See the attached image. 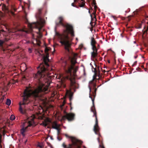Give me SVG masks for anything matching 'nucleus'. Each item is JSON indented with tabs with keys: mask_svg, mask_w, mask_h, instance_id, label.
I'll use <instances>...</instances> for the list:
<instances>
[{
	"mask_svg": "<svg viewBox=\"0 0 148 148\" xmlns=\"http://www.w3.org/2000/svg\"><path fill=\"white\" fill-rule=\"evenodd\" d=\"M39 67L40 68V70H39L34 76L35 81L37 82L38 88L34 91L27 88L25 90L23 102L22 103H19V111L22 113H24L25 111L23 110L21 106L27 104V101L29 97L32 96L35 98H38L41 96L40 92L46 93L49 91L48 88L51 76L48 74L47 70L43 64H40Z\"/></svg>",
	"mask_w": 148,
	"mask_h": 148,
	"instance_id": "1",
	"label": "nucleus"
},
{
	"mask_svg": "<svg viewBox=\"0 0 148 148\" xmlns=\"http://www.w3.org/2000/svg\"><path fill=\"white\" fill-rule=\"evenodd\" d=\"M59 20V23L60 25L65 27L66 29L64 30V33L60 34L59 33L56 32V34L58 36V38L60 40V42L64 46L65 49L70 52V48H71V43L69 40V37L68 36V34L70 33L71 36H74L73 27L72 25L68 23H63L64 18L62 16H60L58 18Z\"/></svg>",
	"mask_w": 148,
	"mask_h": 148,
	"instance_id": "2",
	"label": "nucleus"
},
{
	"mask_svg": "<svg viewBox=\"0 0 148 148\" xmlns=\"http://www.w3.org/2000/svg\"><path fill=\"white\" fill-rule=\"evenodd\" d=\"M92 71L94 72L95 75L93 77V80L90 82V84H91L92 85V86H93V89L94 90V91H92V95L94 97L93 98H92V96L90 93V92H91V88L90 86H89L90 89L89 97L91 99L92 103V106L91 107L90 110L93 113V116H95V123L94 126L93 130L95 134L98 135L99 136L97 138V140L98 142L100 143V140L99 137L101 136V135L99 133L100 128L98 125L97 112L94 103L95 98L96 96V92L97 90V88H96V84L93 82V80L95 79L96 77L97 76V71L96 68H94L93 66H92Z\"/></svg>",
	"mask_w": 148,
	"mask_h": 148,
	"instance_id": "3",
	"label": "nucleus"
},
{
	"mask_svg": "<svg viewBox=\"0 0 148 148\" xmlns=\"http://www.w3.org/2000/svg\"><path fill=\"white\" fill-rule=\"evenodd\" d=\"M71 62L72 65L69 66L66 72L67 75L66 77L67 79L70 80V86L71 89L66 91V94L69 97V100L70 101L73 99V93L72 92L71 89H73L74 92L76 91V89L79 88L78 84H77L75 81V78L73 74L72 73V70L74 69L73 66L76 63V59L75 57H73L71 59Z\"/></svg>",
	"mask_w": 148,
	"mask_h": 148,
	"instance_id": "4",
	"label": "nucleus"
},
{
	"mask_svg": "<svg viewBox=\"0 0 148 148\" xmlns=\"http://www.w3.org/2000/svg\"><path fill=\"white\" fill-rule=\"evenodd\" d=\"M35 118V116L33 115L28 118L26 120L23 122V128L21 129V132L23 136H25V134L24 133L28 127L35 125V123L34 121Z\"/></svg>",
	"mask_w": 148,
	"mask_h": 148,
	"instance_id": "5",
	"label": "nucleus"
},
{
	"mask_svg": "<svg viewBox=\"0 0 148 148\" xmlns=\"http://www.w3.org/2000/svg\"><path fill=\"white\" fill-rule=\"evenodd\" d=\"M65 136L66 137L69 138L71 139L72 144H69L68 145H66L65 143L64 142L62 144V146L63 148H72L73 145L76 146L77 148H80L81 146L79 145L82 144V141L74 137L69 136L67 134H65Z\"/></svg>",
	"mask_w": 148,
	"mask_h": 148,
	"instance_id": "6",
	"label": "nucleus"
},
{
	"mask_svg": "<svg viewBox=\"0 0 148 148\" xmlns=\"http://www.w3.org/2000/svg\"><path fill=\"white\" fill-rule=\"evenodd\" d=\"M29 25L31 32H32L33 28H36L38 29V31L36 32L38 35L37 37L38 38H40L42 37V35L40 32V30L42 27V26L40 22H37L36 23H34L32 24H30Z\"/></svg>",
	"mask_w": 148,
	"mask_h": 148,
	"instance_id": "7",
	"label": "nucleus"
},
{
	"mask_svg": "<svg viewBox=\"0 0 148 148\" xmlns=\"http://www.w3.org/2000/svg\"><path fill=\"white\" fill-rule=\"evenodd\" d=\"M75 116V115L73 113L66 112V114L62 116V119L64 120L67 119L69 121H71L74 119Z\"/></svg>",
	"mask_w": 148,
	"mask_h": 148,
	"instance_id": "8",
	"label": "nucleus"
},
{
	"mask_svg": "<svg viewBox=\"0 0 148 148\" xmlns=\"http://www.w3.org/2000/svg\"><path fill=\"white\" fill-rule=\"evenodd\" d=\"M39 53L40 55L42 56H43V61L44 62V64L47 67L49 66V65L48 63V62L49 61V60L48 58L49 57V54L48 53H45L46 54V56L45 57L43 55L41 54L39 52Z\"/></svg>",
	"mask_w": 148,
	"mask_h": 148,
	"instance_id": "9",
	"label": "nucleus"
},
{
	"mask_svg": "<svg viewBox=\"0 0 148 148\" xmlns=\"http://www.w3.org/2000/svg\"><path fill=\"white\" fill-rule=\"evenodd\" d=\"M74 2L75 3L77 2H79V6L80 7H84L85 5L84 2L82 0H81V1L80 0H74Z\"/></svg>",
	"mask_w": 148,
	"mask_h": 148,
	"instance_id": "10",
	"label": "nucleus"
},
{
	"mask_svg": "<svg viewBox=\"0 0 148 148\" xmlns=\"http://www.w3.org/2000/svg\"><path fill=\"white\" fill-rule=\"evenodd\" d=\"M2 10L5 13H8L10 11L8 7L4 4H2Z\"/></svg>",
	"mask_w": 148,
	"mask_h": 148,
	"instance_id": "11",
	"label": "nucleus"
},
{
	"mask_svg": "<svg viewBox=\"0 0 148 148\" xmlns=\"http://www.w3.org/2000/svg\"><path fill=\"white\" fill-rule=\"evenodd\" d=\"M98 55L97 51V50L95 51H93L91 53V57L93 58H95Z\"/></svg>",
	"mask_w": 148,
	"mask_h": 148,
	"instance_id": "12",
	"label": "nucleus"
},
{
	"mask_svg": "<svg viewBox=\"0 0 148 148\" xmlns=\"http://www.w3.org/2000/svg\"><path fill=\"white\" fill-rule=\"evenodd\" d=\"M52 128L53 129L54 127H58L60 126V125L58 124L56 121L53 122L52 123Z\"/></svg>",
	"mask_w": 148,
	"mask_h": 148,
	"instance_id": "13",
	"label": "nucleus"
},
{
	"mask_svg": "<svg viewBox=\"0 0 148 148\" xmlns=\"http://www.w3.org/2000/svg\"><path fill=\"white\" fill-rule=\"evenodd\" d=\"M42 11L41 9H39L38 10V13L36 15V18H38L40 19L41 20V18L40 17V15L41 14Z\"/></svg>",
	"mask_w": 148,
	"mask_h": 148,
	"instance_id": "14",
	"label": "nucleus"
},
{
	"mask_svg": "<svg viewBox=\"0 0 148 148\" xmlns=\"http://www.w3.org/2000/svg\"><path fill=\"white\" fill-rule=\"evenodd\" d=\"M96 11H97L96 10H94V11L92 13V14H93L94 15V18H92V15L91 14H90V16H91V20H92V21L94 20V18H95V20H96V16L95 15V14H96Z\"/></svg>",
	"mask_w": 148,
	"mask_h": 148,
	"instance_id": "15",
	"label": "nucleus"
},
{
	"mask_svg": "<svg viewBox=\"0 0 148 148\" xmlns=\"http://www.w3.org/2000/svg\"><path fill=\"white\" fill-rule=\"evenodd\" d=\"M96 43V41L95 40V38L93 37H92L91 38V45H95Z\"/></svg>",
	"mask_w": 148,
	"mask_h": 148,
	"instance_id": "16",
	"label": "nucleus"
},
{
	"mask_svg": "<svg viewBox=\"0 0 148 148\" xmlns=\"http://www.w3.org/2000/svg\"><path fill=\"white\" fill-rule=\"evenodd\" d=\"M11 103V101L9 99H7L6 102V104L10 106Z\"/></svg>",
	"mask_w": 148,
	"mask_h": 148,
	"instance_id": "17",
	"label": "nucleus"
},
{
	"mask_svg": "<svg viewBox=\"0 0 148 148\" xmlns=\"http://www.w3.org/2000/svg\"><path fill=\"white\" fill-rule=\"evenodd\" d=\"M54 129H55L57 130V134L58 135V136L60 133V127H54Z\"/></svg>",
	"mask_w": 148,
	"mask_h": 148,
	"instance_id": "18",
	"label": "nucleus"
},
{
	"mask_svg": "<svg viewBox=\"0 0 148 148\" xmlns=\"http://www.w3.org/2000/svg\"><path fill=\"white\" fill-rule=\"evenodd\" d=\"M92 46V49L93 50V51H95L96 50L97 51L98 49L97 48L96 46L95 45H91Z\"/></svg>",
	"mask_w": 148,
	"mask_h": 148,
	"instance_id": "19",
	"label": "nucleus"
},
{
	"mask_svg": "<svg viewBox=\"0 0 148 148\" xmlns=\"http://www.w3.org/2000/svg\"><path fill=\"white\" fill-rule=\"evenodd\" d=\"M142 27L141 23H139L137 24L136 26V27L137 29H140Z\"/></svg>",
	"mask_w": 148,
	"mask_h": 148,
	"instance_id": "20",
	"label": "nucleus"
},
{
	"mask_svg": "<svg viewBox=\"0 0 148 148\" xmlns=\"http://www.w3.org/2000/svg\"><path fill=\"white\" fill-rule=\"evenodd\" d=\"M15 116L13 114L11 115V116L10 117V119L12 121L14 120V119H15Z\"/></svg>",
	"mask_w": 148,
	"mask_h": 148,
	"instance_id": "21",
	"label": "nucleus"
},
{
	"mask_svg": "<svg viewBox=\"0 0 148 148\" xmlns=\"http://www.w3.org/2000/svg\"><path fill=\"white\" fill-rule=\"evenodd\" d=\"M5 97V95H3L0 99V103H1L3 101Z\"/></svg>",
	"mask_w": 148,
	"mask_h": 148,
	"instance_id": "22",
	"label": "nucleus"
},
{
	"mask_svg": "<svg viewBox=\"0 0 148 148\" xmlns=\"http://www.w3.org/2000/svg\"><path fill=\"white\" fill-rule=\"evenodd\" d=\"M50 48L46 47L45 49V53H48V51L50 50Z\"/></svg>",
	"mask_w": 148,
	"mask_h": 148,
	"instance_id": "23",
	"label": "nucleus"
},
{
	"mask_svg": "<svg viewBox=\"0 0 148 148\" xmlns=\"http://www.w3.org/2000/svg\"><path fill=\"white\" fill-rule=\"evenodd\" d=\"M49 123H51L52 124V122L49 119H47L46 120Z\"/></svg>",
	"mask_w": 148,
	"mask_h": 148,
	"instance_id": "24",
	"label": "nucleus"
},
{
	"mask_svg": "<svg viewBox=\"0 0 148 148\" xmlns=\"http://www.w3.org/2000/svg\"><path fill=\"white\" fill-rule=\"evenodd\" d=\"M99 146L100 147H101V148H105L102 143L101 144H100Z\"/></svg>",
	"mask_w": 148,
	"mask_h": 148,
	"instance_id": "25",
	"label": "nucleus"
},
{
	"mask_svg": "<svg viewBox=\"0 0 148 148\" xmlns=\"http://www.w3.org/2000/svg\"><path fill=\"white\" fill-rule=\"evenodd\" d=\"M3 42L2 41H0V46H2L3 45Z\"/></svg>",
	"mask_w": 148,
	"mask_h": 148,
	"instance_id": "26",
	"label": "nucleus"
},
{
	"mask_svg": "<svg viewBox=\"0 0 148 148\" xmlns=\"http://www.w3.org/2000/svg\"><path fill=\"white\" fill-rule=\"evenodd\" d=\"M93 5H95L96 4V2L95 0L93 1Z\"/></svg>",
	"mask_w": 148,
	"mask_h": 148,
	"instance_id": "27",
	"label": "nucleus"
},
{
	"mask_svg": "<svg viewBox=\"0 0 148 148\" xmlns=\"http://www.w3.org/2000/svg\"><path fill=\"white\" fill-rule=\"evenodd\" d=\"M137 64V61L135 62L132 65V66H134L136 65Z\"/></svg>",
	"mask_w": 148,
	"mask_h": 148,
	"instance_id": "28",
	"label": "nucleus"
},
{
	"mask_svg": "<svg viewBox=\"0 0 148 148\" xmlns=\"http://www.w3.org/2000/svg\"><path fill=\"white\" fill-rule=\"evenodd\" d=\"M56 25L57 26H59L60 25V23H59V22H58V23H56Z\"/></svg>",
	"mask_w": 148,
	"mask_h": 148,
	"instance_id": "29",
	"label": "nucleus"
},
{
	"mask_svg": "<svg viewBox=\"0 0 148 148\" xmlns=\"http://www.w3.org/2000/svg\"><path fill=\"white\" fill-rule=\"evenodd\" d=\"M43 125H44L45 126H46L48 124L47 123H43Z\"/></svg>",
	"mask_w": 148,
	"mask_h": 148,
	"instance_id": "30",
	"label": "nucleus"
},
{
	"mask_svg": "<svg viewBox=\"0 0 148 148\" xmlns=\"http://www.w3.org/2000/svg\"><path fill=\"white\" fill-rule=\"evenodd\" d=\"M57 139L59 141L61 140H62V138H60L59 136L57 137Z\"/></svg>",
	"mask_w": 148,
	"mask_h": 148,
	"instance_id": "31",
	"label": "nucleus"
},
{
	"mask_svg": "<svg viewBox=\"0 0 148 148\" xmlns=\"http://www.w3.org/2000/svg\"><path fill=\"white\" fill-rule=\"evenodd\" d=\"M97 6L96 5H95V6H94V9H95L94 10H97Z\"/></svg>",
	"mask_w": 148,
	"mask_h": 148,
	"instance_id": "32",
	"label": "nucleus"
},
{
	"mask_svg": "<svg viewBox=\"0 0 148 148\" xmlns=\"http://www.w3.org/2000/svg\"><path fill=\"white\" fill-rule=\"evenodd\" d=\"M29 50L30 53H31V49L30 48L29 49Z\"/></svg>",
	"mask_w": 148,
	"mask_h": 148,
	"instance_id": "33",
	"label": "nucleus"
},
{
	"mask_svg": "<svg viewBox=\"0 0 148 148\" xmlns=\"http://www.w3.org/2000/svg\"><path fill=\"white\" fill-rule=\"evenodd\" d=\"M36 41L37 42H40V41L38 40V39H36Z\"/></svg>",
	"mask_w": 148,
	"mask_h": 148,
	"instance_id": "34",
	"label": "nucleus"
},
{
	"mask_svg": "<svg viewBox=\"0 0 148 148\" xmlns=\"http://www.w3.org/2000/svg\"><path fill=\"white\" fill-rule=\"evenodd\" d=\"M71 5H72V6H74V3H72V4H71Z\"/></svg>",
	"mask_w": 148,
	"mask_h": 148,
	"instance_id": "35",
	"label": "nucleus"
},
{
	"mask_svg": "<svg viewBox=\"0 0 148 148\" xmlns=\"http://www.w3.org/2000/svg\"><path fill=\"white\" fill-rule=\"evenodd\" d=\"M25 20L26 21H28V20H27V18L26 17H25Z\"/></svg>",
	"mask_w": 148,
	"mask_h": 148,
	"instance_id": "36",
	"label": "nucleus"
},
{
	"mask_svg": "<svg viewBox=\"0 0 148 148\" xmlns=\"http://www.w3.org/2000/svg\"><path fill=\"white\" fill-rule=\"evenodd\" d=\"M57 78H58V79H60V76H58H58H57Z\"/></svg>",
	"mask_w": 148,
	"mask_h": 148,
	"instance_id": "37",
	"label": "nucleus"
},
{
	"mask_svg": "<svg viewBox=\"0 0 148 148\" xmlns=\"http://www.w3.org/2000/svg\"><path fill=\"white\" fill-rule=\"evenodd\" d=\"M50 138H51V140H53V137H52V136H51V137H50Z\"/></svg>",
	"mask_w": 148,
	"mask_h": 148,
	"instance_id": "38",
	"label": "nucleus"
},
{
	"mask_svg": "<svg viewBox=\"0 0 148 148\" xmlns=\"http://www.w3.org/2000/svg\"><path fill=\"white\" fill-rule=\"evenodd\" d=\"M137 56H134V58H137Z\"/></svg>",
	"mask_w": 148,
	"mask_h": 148,
	"instance_id": "39",
	"label": "nucleus"
},
{
	"mask_svg": "<svg viewBox=\"0 0 148 148\" xmlns=\"http://www.w3.org/2000/svg\"><path fill=\"white\" fill-rule=\"evenodd\" d=\"M19 48V47H15V49H18V48Z\"/></svg>",
	"mask_w": 148,
	"mask_h": 148,
	"instance_id": "40",
	"label": "nucleus"
},
{
	"mask_svg": "<svg viewBox=\"0 0 148 148\" xmlns=\"http://www.w3.org/2000/svg\"><path fill=\"white\" fill-rule=\"evenodd\" d=\"M14 10L15 11L16 10V9H15V8H14Z\"/></svg>",
	"mask_w": 148,
	"mask_h": 148,
	"instance_id": "41",
	"label": "nucleus"
},
{
	"mask_svg": "<svg viewBox=\"0 0 148 148\" xmlns=\"http://www.w3.org/2000/svg\"><path fill=\"white\" fill-rule=\"evenodd\" d=\"M108 62L109 63H110V60H108Z\"/></svg>",
	"mask_w": 148,
	"mask_h": 148,
	"instance_id": "42",
	"label": "nucleus"
},
{
	"mask_svg": "<svg viewBox=\"0 0 148 148\" xmlns=\"http://www.w3.org/2000/svg\"><path fill=\"white\" fill-rule=\"evenodd\" d=\"M98 48H99V45H98Z\"/></svg>",
	"mask_w": 148,
	"mask_h": 148,
	"instance_id": "43",
	"label": "nucleus"
},
{
	"mask_svg": "<svg viewBox=\"0 0 148 148\" xmlns=\"http://www.w3.org/2000/svg\"><path fill=\"white\" fill-rule=\"evenodd\" d=\"M130 20H131V19H130V18H129L128 21H130Z\"/></svg>",
	"mask_w": 148,
	"mask_h": 148,
	"instance_id": "44",
	"label": "nucleus"
},
{
	"mask_svg": "<svg viewBox=\"0 0 148 148\" xmlns=\"http://www.w3.org/2000/svg\"><path fill=\"white\" fill-rule=\"evenodd\" d=\"M88 12H89V13H90V10H89Z\"/></svg>",
	"mask_w": 148,
	"mask_h": 148,
	"instance_id": "45",
	"label": "nucleus"
},
{
	"mask_svg": "<svg viewBox=\"0 0 148 148\" xmlns=\"http://www.w3.org/2000/svg\"><path fill=\"white\" fill-rule=\"evenodd\" d=\"M13 45V44H11V45H10V46L12 45Z\"/></svg>",
	"mask_w": 148,
	"mask_h": 148,
	"instance_id": "46",
	"label": "nucleus"
},
{
	"mask_svg": "<svg viewBox=\"0 0 148 148\" xmlns=\"http://www.w3.org/2000/svg\"><path fill=\"white\" fill-rule=\"evenodd\" d=\"M1 119V117L0 116V120Z\"/></svg>",
	"mask_w": 148,
	"mask_h": 148,
	"instance_id": "47",
	"label": "nucleus"
},
{
	"mask_svg": "<svg viewBox=\"0 0 148 148\" xmlns=\"http://www.w3.org/2000/svg\"><path fill=\"white\" fill-rule=\"evenodd\" d=\"M41 52L42 53V52H43V51H41Z\"/></svg>",
	"mask_w": 148,
	"mask_h": 148,
	"instance_id": "48",
	"label": "nucleus"
},
{
	"mask_svg": "<svg viewBox=\"0 0 148 148\" xmlns=\"http://www.w3.org/2000/svg\"><path fill=\"white\" fill-rule=\"evenodd\" d=\"M2 31H3V32H4V30H2Z\"/></svg>",
	"mask_w": 148,
	"mask_h": 148,
	"instance_id": "49",
	"label": "nucleus"
},
{
	"mask_svg": "<svg viewBox=\"0 0 148 148\" xmlns=\"http://www.w3.org/2000/svg\"><path fill=\"white\" fill-rule=\"evenodd\" d=\"M15 49H14V50H13L12 51H14Z\"/></svg>",
	"mask_w": 148,
	"mask_h": 148,
	"instance_id": "50",
	"label": "nucleus"
},
{
	"mask_svg": "<svg viewBox=\"0 0 148 148\" xmlns=\"http://www.w3.org/2000/svg\"><path fill=\"white\" fill-rule=\"evenodd\" d=\"M27 69V68H26L25 69V71Z\"/></svg>",
	"mask_w": 148,
	"mask_h": 148,
	"instance_id": "51",
	"label": "nucleus"
},
{
	"mask_svg": "<svg viewBox=\"0 0 148 148\" xmlns=\"http://www.w3.org/2000/svg\"><path fill=\"white\" fill-rule=\"evenodd\" d=\"M147 23H148V22H147Z\"/></svg>",
	"mask_w": 148,
	"mask_h": 148,
	"instance_id": "52",
	"label": "nucleus"
}]
</instances>
